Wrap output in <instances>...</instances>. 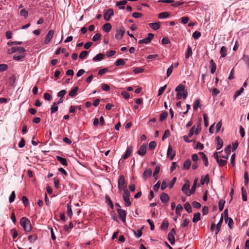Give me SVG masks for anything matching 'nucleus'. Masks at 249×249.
Masks as SVG:
<instances>
[{
  "instance_id": "23",
  "label": "nucleus",
  "mask_w": 249,
  "mask_h": 249,
  "mask_svg": "<svg viewBox=\"0 0 249 249\" xmlns=\"http://www.w3.org/2000/svg\"><path fill=\"white\" fill-rule=\"evenodd\" d=\"M160 167L159 165H157L155 167V170L153 173V177L155 179H157L158 178V174L159 173Z\"/></svg>"
},
{
  "instance_id": "6",
  "label": "nucleus",
  "mask_w": 249,
  "mask_h": 249,
  "mask_svg": "<svg viewBox=\"0 0 249 249\" xmlns=\"http://www.w3.org/2000/svg\"><path fill=\"white\" fill-rule=\"evenodd\" d=\"M176 233V231L175 228L171 229L170 232L168 234V239L170 243L173 245L175 244V237L174 235Z\"/></svg>"
},
{
  "instance_id": "31",
  "label": "nucleus",
  "mask_w": 249,
  "mask_h": 249,
  "mask_svg": "<svg viewBox=\"0 0 249 249\" xmlns=\"http://www.w3.org/2000/svg\"><path fill=\"white\" fill-rule=\"evenodd\" d=\"M192 55V50L190 46H188L185 53V57L188 59Z\"/></svg>"
},
{
  "instance_id": "21",
  "label": "nucleus",
  "mask_w": 249,
  "mask_h": 249,
  "mask_svg": "<svg viewBox=\"0 0 249 249\" xmlns=\"http://www.w3.org/2000/svg\"><path fill=\"white\" fill-rule=\"evenodd\" d=\"M104 54L103 53H98L93 58L92 60L94 62L99 61L102 60L104 58Z\"/></svg>"
},
{
  "instance_id": "14",
  "label": "nucleus",
  "mask_w": 249,
  "mask_h": 249,
  "mask_svg": "<svg viewBox=\"0 0 249 249\" xmlns=\"http://www.w3.org/2000/svg\"><path fill=\"white\" fill-rule=\"evenodd\" d=\"M146 152V145L145 144H142L139 150L138 151V154L142 156H143Z\"/></svg>"
},
{
  "instance_id": "8",
  "label": "nucleus",
  "mask_w": 249,
  "mask_h": 249,
  "mask_svg": "<svg viewBox=\"0 0 249 249\" xmlns=\"http://www.w3.org/2000/svg\"><path fill=\"white\" fill-rule=\"evenodd\" d=\"M154 37V34L152 33H149L148 36L143 39H141L139 41L138 43L140 44L142 43L147 44L149 43L152 38Z\"/></svg>"
},
{
  "instance_id": "34",
  "label": "nucleus",
  "mask_w": 249,
  "mask_h": 249,
  "mask_svg": "<svg viewBox=\"0 0 249 249\" xmlns=\"http://www.w3.org/2000/svg\"><path fill=\"white\" fill-rule=\"evenodd\" d=\"M57 105V103L56 102L53 103V105L51 107V111L52 114L56 112L58 110V107Z\"/></svg>"
},
{
  "instance_id": "53",
  "label": "nucleus",
  "mask_w": 249,
  "mask_h": 249,
  "mask_svg": "<svg viewBox=\"0 0 249 249\" xmlns=\"http://www.w3.org/2000/svg\"><path fill=\"white\" fill-rule=\"evenodd\" d=\"M8 69V66L6 64H0V72H3L7 70Z\"/></svg>"
},
{
  "instance_id": "45",
  "label": "nucleus",
  "mask_w": 249,
  "mask_h": 249,
  "mask_svg": "<svg viewBox=\"0 0 249 249\" xmlns=\"http://www.w3.org/2000/svg\"><path fill=\"white\" fill-rule=\"evenodd\" d=\"M88 54V52L87 51H82L79 54V58L80 59H85Z\"/></svg>"
},
{
  "instance_id": "40",
  "label": "nucleus",
  "mask_w": 249,
  "mask_h": 249,
  "mask_svg": "<svg viewBox=\"0 0 249 249\" xmlns=\"http://www.w3.org/2000/svg\"><path fill=\"white\" fill-rule=\"evenodd\" d=\"M225 203V201L223 199H220L219 201L218 208L220 211H222L223 210Z\"/></svg>"
},
{
  "instance_id": "30",
  "label": "nucleus",
  "mask_w": 249,
  "mask_h": 249,
  "mask_svg": "<svg viewBox=\"0 0 249 249\" xmlns=\"http://www.w3.org/2000/svg\"><path fill=\"white\" fill-rule=\"evenodd\" d=\"M169 15V13L167 12H161L158 15V18L160 19L165 18H168Z\"/></svg>"
},
{
  "instance_id": "54",
  "label": "nucleus",
  "mask_w": 249,
  "mask_h": 249,
  "mask_svg": "<svg viewBox=\"0 0 249 249\" xmlns=\"http://www.w3.org/2000/svg\"><path fill=\"white\" fill-rule=\"evenodd\" d=\"M101 88L103 90L109 91L110 90V87L109 85L106 84H103L101 86Z\"/></svg>"
},
{
  "instance_id": "61",
  "label": "nucleus",
  "mask_w": 249,
  "mask_h": 249,
  "mask_svg": "<svg viewBox=\"0 0 249 249\" xmlns=\"http://www.w3.org/2000/svg\"><path fill=\"white\" fill-rule=\"evenodd\" d=\"M201 36V33L198 31H195L193 34V37L195 39H198Z\"/></svg>"
},
{
  "instance_id": "55",
  "label": "nucleus",
  "mask_w": 249,
  "mask_h": 249,
  "mask_svg": "<svg viewBox=\"0 0 249 249\" xmlns=\"http://www.w3.org/2000/svg\"><path fill=\"white\" fill-rule=\"evenodd\" d=\"M143 71V69L141 68H140V67H136L133 70V72L135 74H137V73H142Z\"/></svg>"
},
{
  "instance_id": "5",
  "label": "nucleus",
  "mask_w": 249,
  "mask_h": 249,
  "mask_svg": "<svg viewBox=\"0 0 249 249\" xmlns=\"http://www.w3.org/2000/svg\"><path fill=\"white\" fill-rule=\"evenodd\" d=\"M190 182L186 180L185 184L182 186L181 190L187 196H190L191 194V190H189Z\"/></svg>"
},
{
  "instance_id": "50",
  "label": "nucleus",
  "mask_w": 249,
  "mask_h": 249,
  "mask_svg": "<svg viewBox=\"0 0 249 249\" xmlns=\"http://www.w3.org/2000/svg\"><path fill=\"white\" fill-rule=\"evenodd\" d=\"M16 194L15 191H12L9 198V200L10 203L13 202L15 198Z\"/></svg>"
},
{
  "instance_id": "56",
  "label": "nucleus",
  "mask_w": 249,
  "mask_h": 249,
  "mask_svg": "<svg viewBox=\"0 0 249 249\" xmlns=\"http://www.w3.org/2000/svg\"><path fill=\"white\" fill-rule=\"evenodd\" d=\"M173 71V65L170 66L167 69L166 74L167 77H169L171 74L172 71Z\"/></svg>"
},
{
  "instance_id": "64",
  "label": "nucleus",
  "mask_w": 249,
  "mask_h": 249,
  "mask_svg": "<svg viewBox=\"0 0 249 249\" xmlns=\"http://www.w3.org/2000/svg\"><path fill=\"white\" fill-rule=\"evenodd\" d=\"M66 93V91L64 89L61 90L57 93V96L61 98H62L64 96V95Z\"/></svg>"
},
{
  "instance_id": "24",
  "label": "nucleus",
  "mask_w": 249,
  "mask_h": 249,
  "mask_svg": "<svg viewBox=\"0 0 249 249\" xmlns=\"http://www.w3.org/2000/svg\"><path fill=\"white\" fill-rule=\"evenodd\" d=\"M199 154L201 156L203 160L204 161L205 165L207 166L208 165V161L206 155L202 152H199Z\"/></svg>"
},
{
  "instance_id": "41",
  "label": "nucleus",
  "mask_w": 249,
  "mask_h": 249,
  "mask_svg": "<svg viewBox=\"0 0 249 249\" xmlns=\"http://www.w3.org/2000/svg\"><path fill=\"white\" fill-rule=\"evenodd\" d=\"M125 63V61L123 59L119 58L115 62V64L116 66H119L120 65H124Z\"/></svg>"
},
{
  "instance_id": "12",
  "label": "nucleus",
  "mask_w": 249,
  "mask_h": 249,
  "mask_svg": "<svg viewBox=\"0 0 249 249\" xmlns=\"http://www.w3.org/2000/svg\"><path fill=\"white\" fill-rule=\"evenodd\" d=\"M176 155L175 151H173L171 145H169L167 152V157H169L170 160H172Z\"/></svg>"
},
{
  "instance_id": "46",
  "label": "nucleus",
  "mask_w": 249,
  "mask_h": 249,
  "mask_svg": "<svg viewBox=\"0 0 249 249\" xmlns=\"http://www.w3.org/2000/svg\"><path fill=\"white\" fill-rule=\"evenodd\" d=\"M134 233L135 236L137 237H140L142 235V229H138L136 231H134Z\"/></svg>"
},
{
  "instance_id": "17",
  "label": "nucleus",
  "mask_w": 249,
  "mask_h": 249,
  "mask_svg": "<svg viewBox=\"0 0 249 249\" xmlns=\"http://www.w3.org/2000/svg\"><path fill=\"white\" fill-rule=\"evenodd\" d=\"M152 170L150 168H147L145 170L143 173V177L144 179H146L151 176Z\"/></svg>"
},
{
  "instance_id": "28",
  "label": "nucleus",
  "mask_w": 249,
  "mask_h": 249,
  "mask_svg": "<svg viewBox=\"0 0 249 249\" xmlns=\"http://www.w3.org/2000/svg\"><path fill=\"white\" fill-rule=\"evenodd\" d=\"M222 222H223V216L222 215L218 223L216 225V229H215V234H217L219 232Z\"/></svg>"
},
{
  "instance_id": "7",
  "label": "nucleus",
  "mask_w": 249,
  "mask_h": 249,
  "mask_svg": "<svg viewBox=\"0 0 249 249\" xmlns=\"http://www.w3.org/2000/svg\"><path fill=\"white\" fill-rule=\"evenodd\" d=\"M125 33L124 28L123 27H120L119 29L116 30L115 34V38L117 39H121L123 37Z\"/></svg>"
},
{
  "instance_id": "26",
  "label": "nucleus",
  "mask_w": 249,
  "mask_h": 249,
  "mask_svg": "<svg viewBox=\"0 0 249 249\" xmlns=\"http://www.w3.org/2000/svg\"><path fill=\"white\" fill-rule=\"evenodd\" d=\"M210 64L211 66V73H213L215 71L216 65L213 59H211L210 60Z\"/></svg>"
},
{
  "instance_id": "22",
  "label": "nucleus",
  "mask_w": 249,
  "mask_h": 249,
  "mask_svg": "<svg viewBox=\"0 0 249 249\" xmlns=\"http://www.w3.org/2000/svg\"><path fill=\"white\" fill-rule=\"evenodd\" d=\"M191 160L190 159H188L185 160L183 163V168L185 170H188L191 165Z\"/></svg>"
},
{
  "instance_id": "3",
  "label": "nucleus",
  "mask_w": 249,
  "mask_h": 249,
  "mask_svg": "<svg viewBox=\"0 0 249 249\" xmlns=\"http://www.w3.org/2000/svg\"><path fill=\"white\" fill-rule=\"evenodd\" d=\"M118 187L120 191H122L123 190L127 189L126 183L125 182L124 178L123 175L119 177L118 181Z\"/></svg>"
},
{
  "instance_id": "19",
  "label": "nucleus",
  "mask_w": 249,
  "mask_h": 249,
  "mask_svg": "<svg viewBox=\"0 0 249 249\" xmlns=\"http://www.w3.org/2000/svg\"><path fill=\"white\" fill-rule=\"evenodd\" d=\"M149 26L154 30H157L160 28V22H154L149 23Z\"/></svg>"
},
{
  "instance_id": "15",
  "label": "nucleus",
  "mask_w": 249,
  "mask_h": 249,
  "mask_svg": "<svg viewBox=\"0 0 249 249\" xmlns=\"http://www.w3.org/2000/svg\"><path fill=\"white\" fill-rule=\"evenodd\" d=\"M132 152H133V146H129L127 148L125 154L124 155V156L123 157V158L124 160L127 159L131 155Z\"/></svg>"
},
{
  "instance_id": "44",
  "label": "nucleus",
  "mask_w": 249,
  "mask_h": 249,
  "mask_svg": "<svg viewBox=\"0 0 249 249\" xmlns=\"http://www.w3.org/2000/svg\"><path fill=\"white\" fill-rule=\"evenodd\" d=\"M168 222L167 220H164L161 225L160 228L162 230H166L168 227Z\"/></svg>"
},
{
  "instance_id": "32",
  "label": "nucleus",
  "mask_w": 249,
  "mask_h": 249,
  "mask_svg": "<svg viewBox=\"0 0 249 249\" xmlns=\"http://www.w3.org/2000/svg\"><path fill=\"white\" fill-rule=\"evenodd\" d=\"M244 89L243 87L240 88V89L237 90L235 94L233 95V99L234 100L236 99V98L238 97L239 95H240L244 91Z\"/></svg>"
},
{
  "instance_id": "27",
  "label": "nucleus",
  "mask_w": 249,
  "mask_h": 249,
  "mask_svg": "<svg viewBox=\"0 0 249 249\" xmlns=\"http://www.w3.org/2000/svg\"><path fill=\"white\" fill-rule=\"evenodd\" d=\"M103 29L105 32L107 33L109 32L111 29V24L109 23H106L104 25Z\"/></svg>"
},
{
  "instance_id": "20",
  "label": "nucleus",
  "mask_w": 249,
  "mask_h": 249,
  "mask_svg": "<svg viewBox=\"0 0 249 249\" xmlns=\"http://www.w3.org/2000/svg\"><path fill=\"white\" fill-rule=\"evenodd\" d=\"M57 160L64 166H67L68 162L67 160L63 157H61L59 156H57L56 157Z\"/></svg>"
},
{
  "instance_id": "16",
  "label": "nucleus",
  "mask_w": 249,
  "mask_h": 249,
  "mask_svg": "<svg viewBox=\"0 0 249 249\" xmlns=\"http://www.w3.org/2000/svg\"><path fill=\"white\" fill-rule=\"evenodd\" d=\"M160 199L162 203H166L168 202L169 197L167 194L163 193L160 196Z\"/></svg>"
},
{
  "instance_id": "52",
  "label": "nucleus",
  "mask_w": 249,
  "mask_h": 249,
  "mask_svg": "<svg viewBox=\"0 0 249 249\" xmlns=\"http://www.w3.org/2000/svg\"><path fill=\"white\" fill-rule=\"evenodd\" d=\"M168 116V113L166 112H162L160 117V121H162L165 120Z\"/></svg>"
},
{
  "instance_id": "49",
  "label": "nucleus",
  "mask_w": 249,
  "mask_h": 249,
  "mask_svg": "<svg viewBox=\"0 0 249 249\" xmlns=\"http://www.w3.org/2000/svg\"><path fill=\"white\" fill-rule=\"evenodd\" d=\"M170 135V132L169 130H166L164 133V134L162 138V140L164 141L165 139L167 138Z\"/></svg>"
},
{
  "instance_id": "36",
  "label": "nucleus",
  "mask_w": 249,
  "mask_h": 249,
  "mask_svg": "<svg viewBox=\"0 0 249 249\" xmlns=\"http://www.w3.org/2000/svg\"><path fill=\"white\" fill-rule=\"evenodd\" d=\"M19 15L21 17H23L24 18H26L28 16V12L25 9H23L20 11Z\"/></svg>"
},
{
  "instance_id": "39",
  "label": "nucleus",
  "mask_w": 249,
  "mask_h": 249,
  "mask_svg": "<svg viewBox=\"0 0 249 249\" xmlns=\"http://www.w3.org/2000/svg\"><path fill=\"white\" fill-rule=\"evenodd\" d=\"M225 220L226 222L228 223V225H229V227L230 228H231L233 224V220L232 219V218L231 217L229 218L228 217H225Z\"/></svg>"
},
{
  "instance_id": "10",
  "label": "nucleus",
  "mask_w": 249,
  "mask_h": 249,
  "mask_svg": "<svg viewBox=\"0 0 249 249\" xmlns=\"http://www.w3.org/2000/svg\"><path fill=\"white\" fill-rule=\"evenodd\" d=\"M117 211L120 218L123 222H125L126 215L125 211L121 209H117Z\"/></svg>"
},
{
  "instance_id": "4",
  "label": "nucleus",
  "mask_w": 249,
  "mask_h": 249,
  "mask_svg": "<svg viewBox=\"0 0 249 249\" xmlns=\"http://www.w3.org/2000/svg\"><path fill=\"white\" fill-rule=\"evenodd\" d=\"M26 52L25 49L21 47L13 46L11 48L7 50V53L8 54H12L14 53H19L20 52Z\"/></svg>"
},
{
  "instance_id": "35",
  "label": "nucleus",
  "mask_w": 249,
  "mask_h": 249,
  "mask_svg": "<svg viewBox=\"0 0 249 249\" xmlns=\"http://www.w3.org/2000/svg\"><path fill=\"white\" fill-rule=\"evenodd\" d=\"M183 210V207L180 204L177 205L176 208V213L178 215H180L181 211Z\"/></svg>"
},
{
  "instance_id": "13",
  "label": "nucleus",
  "mask_w": 249,
  "mask_h": 249,
  "mask_svg": "<svg viewBox=\"0 0 249 249\" xmlns=\"http://www.w3.org/2000/svg\"><path fill=\"white\" fill-rule=\"evenodd\" d=\"M26 55L25 52H20L19 53H15L13 56L14 60L19 61L24 58Z\"/></svg>"
},
{
  "instance_id": "38",
  "label": "nucleus",
  "mask_w": 249,
  "mask_h": 249,
  "mask_svg": "<svg viewBox=\"0 0 249 249\" xmlns=\"http://www.w3.org/2000/svg\"><path fill=\"white\" fill-rule=\"evenodd\" d=\"M184 208L188 213H192V208L189 202H186L184 205Z\"/></svg>"
},
{
  "instance_id": "25",
  "label": "nucleus",
  "mask_w": 249,
  "mask_h": 249,
  "mask_svg": "<svg viewBox=\"0 0 249 249\" xmlns=\"http://www.w3.org/2000/svg\"><path fill=\"white\" fill-rule=\"evenodd\" d=\"M78 90V87H75L69 93V95L71 97H74L77 95V92Z\"/></svg>"
},
{
  "instance_id": "33",
  "label": "nucleus",
  "mask_w": 249,
  "mask_h": 249,
  "mask_svg": "<svg viewBox=\"0 0 249 249\" xmlns=\"http://www.w3.org/2000/svg\"><path fill=\"white\" fill-rule=\"evenodd\" d=\"M200 219V213H197L194 214V217L193 218V222L194 223H196Z\"/></svg>"
},
{
  "instance_id": "1",
  "label": "nucleus",
  "mask_w": 249,
  "mask_h": 249,
  "mask_svg": "<svg viewBox=\"0 0 249 249\" xmlns=\"http://www.w3.org/2000/svg\"><path fill=\"white\" fill-rule=\"evenodd\" d=\"M176 91L177 92V98L178 100L181 99L182 98L183 99H186L188 93L186 90L185 89V87L182 85H178L175 89Z\"/></svg>"
},
{
  "instance_id": "9",
  "label": "nucleus",
  "mask_w": 249,
  "mask_h": 249,
  "mask_svg": "<svg viewBox=\"0 0 249 249\" xmlns=\"http://www.w3.org/2000/svg\"><path fill=\"white\" fill-rule=\"evenodd\" d=\"M54 35V31L53 30H50L48 33H47L46 37L44 41V44H48L52 40V38L53 36Z\"/></svg>"
},
{
  "instance_id": "37",
  "label": "nucleus",
  "mask_w": 249,
  "mask_h": 249,
  "mask_svg": "<svg viewBox=\"0 0 249 249\" xmlns=\"http://www.w3.org/2000/svg\"><path fill=\"white\" fill-rule=\"evenodd\" d=\"M220 54L221 57H224L227 55V49L225 46H222L220 49Z\"/></svg>"
},
{
  "instance_id": "59",
  "label": "nucleus",
  "mask_w": 249,
  "mask_h": 249,
  "mask_svg": "<svg viewBox=\"0 0 249 249\" xmlns=\"http://www.w3.org/2000/svg\"><path fill=\"white\" fill-rule=\"evenodd\" d=\"M166 85H165L164 86L160 87L159 90L158 96H160L164 92L166 88Z\"/></svg>"
},
{
  "instance_id": "58",
  "label": "nucleus",
  "mask_w": 249,
  "mask_h": 249,
  "mask_svg": "<svg viewBox=\"0 0 249 249\" xmlns=\"http://www.w3.org/2000/svg\"><path fill=\"white\" fill-rule=\"evenodd\" d=\"M199 107H200V100L199 99H197L195 102V104L193 107L194 109L195 110H196Z\"/></svg>"
},
{
  "instance_id": "11",
  "label": "nucleus",
  "mask_w": 249,
  "mask_h": 249,
  "mask_svg": "<svg viewBox=\"0 0 249 249\" xmlns=\"http://www.w3.org/2000/svg\"><path fill=\"white\" fill-rule=\"evenodd\" d=\"M113 14V10L112 9H108L104 14V18L105 20L106 21H108Z\"/></svg>"
},
{
  "instance_id": "18",
  "label": "nucleus",
  "mask_w": 249,
  "mask_h": 249,
  "mask_svg": "<svg viewBox=\"0 0 249 249\" xmlns=\"http://www.w3.org/2000/svg\"><path fill=\"white\" fill-rule=\"evenodd\" d=\"M216 141L217 142V147L216 149L217 150L220 149L223 145V141L220 139L219 136H217L215 138Z\"/></svg>"
},
{
  "instance_id": "47",
  "label": "nucleus",
  "mask_w": 249,
  "mask_h": 249,
  "mask_svg": "<svg viewBox=\"0 0 249 249\" xmlns=\"http://www.w3.org/2000/svg\"><path fill=\"white\" fill-rule=\"evenodd\" d=\"M124 191V193L123 194V197L124 198H129L130 193L128 192L127 189L123 190Z\"/></svg>"
},
{
  "instance_id": "51",
  "label": "nucleus",
  "mask_w": 249,
  "mask_h": 249,
  "mask_svg": "<svg viewBox=\"0 0 249 249\" xmlns=\"http://www.w3.org/2000/svg\"><path fill=\"white\" fill-rule=\"evenodd\" d=\"M28 240L30 242H34L37 239V236L36 235H31L28 236Z\"/></svg>"
},
{
  "instance_id": "43",
  "label": "nucleus",
  "mask_w": 249,
  "mask_h": 249,
  "mask_svg": "<svg viewBox=\"0 0 249 249\" xmlns=\"http://www.w3.org/2000/svg\"><path fill=\"white\" fill-rule=\"evenodd\" d=\"M67 213L68 215L71 218L72 215V211L71 208V205L70 204H67Z\"/></svg>"
},
{
  "instance_id": "42",
  "label": "nucleus",
  "mask_w": 249,
  "mask_h": 249,
  "mask_svg": "<svg viewBox=\"0 0 249 249\" xmlns=\"http://www.w3.org/2000/svg\"><path fill=\"white\" fill-rule=\"evenodd\" d=\"M242 196L243 201H246L247 200V192L244 189V187H242Z\"/></svg>"
},
{
  "instance_id": "63",
  "label": "nucleus",
  "mask_w": 249,
  "mask_h": 249,
  "mask_svg": "<svg viewBox=\"0 0 249 249\" xmlns=\"http://www.w3.org/2000/svg\"><path fill=\"white\" fill-rule=\"evenodd\" d=\"M101 35L99 33H97L96 34L93 36V38H92V40L93 41H97L98 40H99L100 39V38L101 37Z\"/></svg>"
},
{
  "instance_id": "29",
  "label": "nucleus",
  "mask_w": 249,
  "mask_h": 249,
  "mask_svg": "<svg viewBox=\"0 0 249 249\" xmlns=\"http://www.w3.org/2000/svg\"><path fill=\"white\" fill-rule=\"evenodd\" d=\"M209 182V177L208 175H206L204 177H202L200 180V183L201 184H204V183L208 184Z\"/></svg>"
},
{
  "instance_id": "48",
  "label": "nucleus",
  "mask_w": 249,
  "mask_h": 249,
  "mask_svg": "<svg viewBox=\"0 0 249 249\" xmlns=\"http://www.w3.org/2000/svg\"><path fill=\"white\" fill-rule=\"evenodd\" d=\"M197 182V179H195L194 180L193 185L192 186V188L191 189L192 194H194L196 191Z\"/></svg>"
},
{
  "instance_id": "2",
  "label": "nucleus",
  "mask_w": 249,
  "mask_h": 249,
  "mask_svg": "<svg viewBox=\"0 0 249 249\" xmlns=\"http://www.w3.org/2000/svg\"><path fill=\"white\" fill-rule=\"evenodd\" d=\"M20 224L25 231L28 232L31 230L32 227L30 221L26 217H23L20 219Z\"/></svg>"
},
{
  "instance_id": "57",
  "label": "nucleus",
  "mask_w": 249,
  "mask_h": 249,
  "mask_svg": "<svg viewBox=\"0 0 249 249\" xmlns=\"http://www.w3.org/2000/svg\"><path fill=\"white\" fill-rule=\"evenodd\" d=\"M167 182L168 181L166 179L162 181L160 187L161 190H164L166 188L167 186Z\"/></svg>"
},
{
  "instance_id": "62",
  "label": "nucleus",
  "mask_w": 249,
  "mask_h": 249,
  "mask_svg": "<svg viewBox=\"0 0 249 249\" xmlns=\"http://www.w3.org/2000/svg\"><path fill=\"white\" fill-rule=\"evenodd\" d=\"M192 206L195 208L198 209V208H200L201 204L200 203H199L197 201H194L192 202Z\"/></svg>"
},
{
  "instance_id": "60",
  "label": "nucleus",
  "mask_w": 249,
  "mask_h": 249,
  "mask_svg": "<svg viewBox=\"0 0 249 249\" xmlns=\"http://www.w3.org/2000/svg\"><path fill=\"white\" fill-rule=\"evenodd\" d=\"M243 60L245 62V63L249 66V56L247 55H244L243 57Z\"/></svg>"
}]
</instances>
